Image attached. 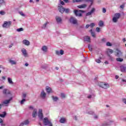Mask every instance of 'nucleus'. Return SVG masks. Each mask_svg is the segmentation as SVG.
<instances>
[{
  "label": "nucleus",
  "instance_id": "1",
  "mask_svg": "<svg viewBox=\"0 0 126 126\" xmlns=\"http://www.w3.org/2000/svg\"><path fill=\"white\" fill-rule=\"evenodd\" d=\"M120 17H121V14L119 13H116L114 14V16L112 18V21L114 23H116L118 22V20H119Z\"/></svg>",
  "mask_w": 126,
  "mask_h": 126
},
{
  "label": "nucleus",
  "instance_id": "2",
  "mask_svg": "<svg viewBox=\"0 0 126 126\" xmlns=\"http://www.w3.org/2000/svg\"><path fill=\"white\" fill-rule=\"evenodd\" d=\"M43 122L44 126H53V124H52L51 121H49V119L47 117L43 119Z\"/></svg>",
  "mask_w": 126,
  "mask_h": 126
},
{
  "label": "nucleus",
  "instance_id": "3",
  "mask_svg": "<svg viewBox=\"0 0 126 126\" xmlns=\"http://www.w3.org/2000/svg\"><path fill=\"white\" fill-rule=\"evenodd\" d=\"M69 21L71 24H73V25H77L78 24L77 19L75 17H71Z\"/></svg>",
  "mask_w": 126,
  "mask_h": 126
},
{
  "label": "nucleus",
  "instance_id": "4",
  "mask_svg": "<svg viewBox=\"0 0 126 126\" xmlns=\"http://www.w3.org/2000/svg\"><path fill=\"white\" fill-rule=\"evenodd\" d=\"M99 86L104 89H108V88H110V85L105 83H100L99 84Z\"/></svg>",
  "mask_w": 126,
  "mask_h": 126
},
{
  "label": "nucleus",
  "instance_id": "5",
  "mask_svg": "<svg viewBox=\"0 0 126 126\" xmlns=\"http://www.w3.org/2000/svg\"><path fill=\"white\" fill-rule=\"evenodd\" d=\"M12 23V22H11V21H4V23L2 25V27L3 28H9V27L11 26Z\"/></svg>",
  "mask_w": 126,
  "mask_h": 126
},
{
  "label": "nucleus",
  "instance_id": "6",
  "mask_svg": "<svg viewBox=\"0 0 126 126\" xmlns=\"http://www.w3.org/2000/svg\"><path fill=\"white\" fill-rule=\"evenodd\" d=\"M12 100V97H10L9 99H6L3 101L2 103V106H8V104L10 103V101Z\"/></svg>",
  "mask_w": 126,
  "mask_h": 126
},
{
  "label": "nucleus",
  "instance_id": "7",
  "mask_svg": "<svg viewBox=\"0 0 126 126\" xmlns=\"http://www.w3.org/2000/svg\"><path fill=\"white\" fill-rule=\"evenodd\" d=\"M76 16H82V13L85 12L84 10H75L74 11Z\"/></svg>",
  "mask_w": 126,
  "mask_h": 126
},
{
  "label": "nucleus",
  "instance_id": "8",
  "mask_svg": "<svg viewBox=\"0 0 126 126\" xmlns=\"http://www.w3.org/2000/svg\"><path fill=\"white\" fill-rule=\"evenodd\" d=\"M38 116L40 120H43L44 117L43 115V110H42V109H39Z\"/></svg>",
  "mask_w": 126,
  "mask_h": 126
},
{
  "label": "nucleus",
  "instance_id": "9",
  "mask_svg": "<svg viewBox=\"0 0 126 126\" xmlns=\"http://www.w3.org/2000/svg\"><path fill=\"white\" fill-rule=\"evenodd\" d=\"M21 52L23 54V56L25 57V58L28 57V53H27V51L25 48H22L21 50Z\"/></svg>",
  "mask_w": 126,
  "mask_h": 126
},
{
  "label": "nucleus",
  "instance_id": "10",
  "mask_svg": "<svg viewBox=\"0 0 126 126\" xmlns=\"http://www.w3.org/2000/svg\"><path fill=\"white\" fill-rule=\"evenodd\" d=\"M30 123L29 120H26L21 123L19 126H28Z\"/></svg>",
  "mask_w": 126,
  "mask_h": 126
},
{
  "label": "nucleus",
  "instance_id": "11",
  "mask_svg": "<svg viewBox=\"0 0 126 126\" xmlns=\"http://www.w3.org/2000/svg\"><path fill=\"white\" fill-rule=\"evenodd\" d=\"M58 9L59 12H61V13H63V12H64V8H63L61 4H59L58 5Z\"/></svg>",
  "mask_w": 126,
  "mask_h": 126
},
{
  "label": "nucleus",
  "instance_id": "12",
  "mask_svg": "<svg viewBox=\"0 0 126 126\" xmlns=\"http://www.w3.org/2000/svg\"><path fill=\"white\" fill-rule=\"evenodd\" d=\"M115 56L116 57H120L122 56V52L119 49H117L115 51Z\"/></svg>",
  "mask_w": 126,
  "mask_h": 126
},
{
  "label": "nucleus",
  "instance_id": "13",
  "mask_svg": "<svg viewBox=\"0 0 126 126\" xmlns=\"http://www.w3.org/2000/svg\"><path fill=\"white\" fill-rule=\"evenodd\" d=\"M23 44L25 45V46H30V42L27 39H24L22 41Z\"/></svg>",
  "mask_w": 126,
  "mask_h": 126
},
{
  "label": "nucleus",
  "instance_id": "14",
  "mask_svg": "<svg viewBox=\"0 0 126 126\" xmlns=\"http://www.w3.org/2000/svg\"><path fill=\"white\" fill-rule=\"evenodd\" d=\"M46 93H45V91H44V90H42L40 94V97L42 99H45V98H46Z\"/></svg>",
  "mask_w": 126,
  "mask_h": 126
},
{
  "label": "nucleus",
  "instance_id": "15",
  "mask_svg": "<svg viewBox=\"0 0 126 126\" xmlns=\"http://www.w3.org/2000/svg\"><path fill=\"white\" fill-rule=\"evenodd\" d=\"M106 52L109 57H110V54H113V53H114V51L113 50L109 48L106 50Z\"/></svg>",
  "mask_w": 126,
  "mask_h": 126
},
{
  "label": "nucleus",
  "instance_id": "16",
  "mask_svg": "<svg viewBox=\"0 0 126 126\" xmlns=\"http://www.w3.org/2000/svg\"><path fill=\"white\" fill-rule=\"evenodd\" d=\"M94 11H95V8H92L90 12H89L86 13V16H89V15H91V14H92V13H93Z\"/></svg>",
  "mask_w": 126,
  "mask_h": 126
},
{
  "label": "nucleus",
  "instance_id": "17",
  "mask_svg": "<svg viewBox=\"0 0 126 126\" xmlns=\"http://www.w3.org/2000/svg\"><path fill=\"white\" fill-rule=\"evenodd\" d=\"M56 20L57 23H61L62 22V21H63V19H62V18L60 16H56Z\"/></svg>",
  "mask_w": 126,
  "mask_h": 126
},
{
  "label": "nucleus",
  "instance_id": "18",
  "mask_svg": "<svg viewBox=\"0 0 126 126\" xmlns=\"http://www.w3.org/2000/svg\"><path fill=\"white\" fill-rule=\"evenodd\" d=\"M46 90L47 92V93H48V94H50V93H52V88L49 87V86H46Z\"/></svg>",
  "mask_w": 126,
  "mask_h": 126
},
{
  "label": "nucleus",
  "instance_id": "19",
  "mask_svg": "<svg viewBox=\"0 0 126 126\" xmlns=\"http://www.w3.org/2000/svg\"><path fill=\"white\" fill-rule=\"evenodd\" d=\"M120 69L122 72H126V65L124 66V65H121L120 66Z\"/></svg>",
  "mask_w": 126,
  "mask_h": 126
},
{
  "label": "nucleus",
  "instance_id": "20",
  "mask_svg": "<svg viewBox=\"0 0 126 126\" xmlns=\"http://www.w3.org/2000/svg\"><path fill=\"white\" fill-rule=\"evenodd\" d=\"M37 117V109H34L32 112V118H36Z\"/></svg>",
  "mask_w": 126,
  "mask_h": 126
},
{
  "label": "nucleus",
  "instance_id": "21",
  "mask_svg": "<svg viewBox=\"0 0 126 126\" xmlns=\"http://www.w3.org/2000/svg\"><path fill=\"white\" fill-rule=\"evenodd\" d=\"M84 41H86L87 42H88L89 43H90L91 41L90 40V37L89 36H85L84 37Z\"/></svg>",
  "mask_w": 126,
  "mask_h": 126
},
{
  "label": "nucleus",
  "instance_id": "22",
  "mask_svg": "<svg viewBox=\"0 0 126 126\" xmlns=\"http://www.w3.org/2000/svg\"><path fill=\"white\" fill-rule=\"evenodd\" d=\"M7 91V90L6 89H5L3 90V94H5L6 96L7 95H10V93L8 92V93H6Z\"/></svg>",
  "mask_w": 126,
  "mask_h": 126
},
{
  "label": "nucleus",
  "instance_id": "23",
  "mask_svg": "<svg viewBox=\"0 0 126 126\" xmlns=\"http://www.w3.org/2000/svg\"><path fill=\"white\" fill-rule=\"evenodd\" d=\"M87 6V5L86 4H83L82 5H80L78 6V8H85Z\"/></svg>",
  "mask_w": 126,
  "mask_h": 126
},
{
  "label": "nucleus",
  "instance_id": "24",
  "mask_svg": "<svg viewBox=\"0 0 126 126\" xmlns=\"http://www.w3.org/2000/svg\"><path fill=\"white\" fill-rule=\"evenodd\" d=\"M65 121H66L65 118H62L60 120L59 122L60 123H61V124H64V123H65Z\"/></svg>",
  "mask_w": 126,
  "mask_h": 126
},
{
  "label": "nucleus",
  "instance_id": "25",
  "mask_svg": "<svg viewBox=\"0 0 126 126\" xmlns=\"http://www.w3.org/2000/svg\"><path fill=\"white\" fill-rule=\"evenodd\" d=\"M98 26H99V27H103L104 26V22L101 20L99 21L98 23Z\"/></svg>",
  "mask_w": 126,
  "mask_h": 126
},
{
  "label": "nucleus",
  "instance_id": "26",
  "mask_svg": "<svg viewBox=\"0 0 126 126\" xmlns=\"http://www.w3.org/2000/svg\"><path fill=\"white\" fill-rule=\"evenodd\" d=\"M89 32H91L92 37H94V38H96V34H95V32L92 31V30H90Z\"/></svg>",
  "mask_w": 126,
  "mask_h": 126
},
{
  "label": "nucleus",
  "instance_id": "27",
  "mask_svg": "<svg viewBox=\"0 0 126 126\" xmlns=\"http://www.w3.org/2000/svg\"><path fill=\"white\" fill-rule=\"evenodd\" d=\"M41 50L43 52H46L47 51H48V47H47V46H44L42 47Z\"/></svg>",
  "mask_w": 126,
  "mask_h": 126
},
{
  "label": "nucleus",
  "instance_id": "28",
  "mask_svg": "<svg viewBox=\"0 0 126 126\" xmlns=\"http://www.w3.org/2000/svg\"><path fill=\"white\" fill-rule=\"evenodd\" d=\"M8 82L9 83V84H13V82L12 81V79H11L10 77H8Z\"/></svg>",
  "mask_w": 126,
  "mask_h": 126
},
{
  "label": "nucleus",
  "instance_id": "29",
  "mask_svg": "<svg viewBox=\"0 0 126 126\" xmlns=\"http://www.w3.org/2000/svg\"><path fill=\"white\" fill-rule=\"evenodd\" d=\"M5 116H6V112H3L2 114H0V117H1V118H5Z\"/></svg>",
  "mask_w": 126,
  "mask_h": 126
},
{
  "label": "nucleus",
  "instance_id": "30",
  "mask_svg": "<svg viewBox=\"0 0 126 126\" xmlns=\"http://www.w3.org/2000/svg\"><path fill=\"white\" fill-rule=\"evenodd\" d=\"M9 63H11V64H16V62L15 61L12 60H10L9 61Z\"/></svg>",
  "mask_w": 126,
  "mask_h": 126
},
{
  "label": "nucleus",
  "instance_id": "31",
  "mask_svg": "<svg viewBox=\"0 0 126 126\" xmlns=\"http://www.w3.org/2000/svg\"><path fill=\"white\" fill-rule=\"evenodd\" d=\"M101 60H102V58L99 57V59H96L95 61L96 63H101Z\"/></svg>",
  "mask_w": 126,
  "mask_h": 126
},
{
  "label": "nucleus",
  "instance_id": "32",
  "mask_svg": "<svg viewBox=\"0 0 126 126\" xmlns=\"http://www.w3.org/2000/svg\"><path fill=\"white\" fill-rule=\"evenodd\" d=\"M52 98L53 101H54L55 102H57V101H58V100H59V98L57 96H52Z\"/></svg>",
  "mask_w": 126,
  "mask_h": 126
},
{
  "label": "nucleus",
  "instance_id": "33",
  "mask_svg": "<svg viewBox=\"0 0 126 126\" xmlns=\"http://www.w3.org/2000/svg\"><path fill=\"white\" fill-rule=\"evenodd\" d=\"M0 124L1 126H5V124L3 123V120L1 118H0Z\"/></svg>",
  "mask_w": 126,
  "mask_h": 126
},
{
  "label": "nucleus",
  "instance_id": "34",
  "mask_svg": "<svg viewBox=\"0 0 126 126\" xmlns=\"http://www.w3.org/2000/svg\"><path fill=\"white\" fill-rule=\"evenodd\" d=\"M69 8H64V12H65V13H69Z\"/></svg>",
  "mask_w": 126,
  "mask_h": 126
},
{
  "label": "nucleus",
  "instance_id": "35",
  "mask_svg": "<svg viewBox=\"0 0 126 126\" xmlns=\"http://www.w3.org/2000/svg\"><path fill=\"white\" fill-rule=\"evenodd\" d=\"M106 46H107L108 47H112V43H111V42H110L109 41L106 42Z\"/></svg>",
  "mask_w": 126,
  "mask_h": 126
},
{
  "label": "nucleus",
  "instance_id": "36",
  "mask_svg": "<svg viewBox=\"0 0 126 126\" xmlns=\"http://www.w3.org/2000/svg\"><path fill=\"white\" fill-rule=\"evenodd\" d=\"M49 24L48 22H46L45 24H44L42 27V28H43V29H45V28H46V27H47V25Z\"/></svg>",
  "mask_w": 126,
  "mask_h": 126
},
{
  "label": "nucleus",
  "instance_id": "37",
  "mask_svg": "<svg viewBox=\"0 0 126 126\" xmlns=\"http://www.w3.org/2000/svg\"><path fill=\"white\" fill-rule=\"evenodd\" d=\"M24 29L22 28H20L19 29H17V32H21L22 31H23Z\"/></svg>",
  "mask_w": 126,
  "mask_h": 126
},
{
  "label": "nucleus",
  "instance_id": "38",
  "mask_svg": "<svg viewBox=\"0 0 126 126\" xmlns=\"http://www.w3.org/2000/svg\"><path fill=\"white\" fill-rule=\"evenodd\" d=\"M109 126V124L107 122H104L102 124L101 126Z\"/></svg>",
  "mask_w": 126,
  "mask_h": 126
},
{
  "label": "nucleus",
  "instance_id": "39",
  "mask_svg": "<svg viewBox=\"0 0 126 126\" xmlns=\"http://www.w3.org/2000/svg\"><path fill=\"white\" fill-rule=\"evenodd\" d=\"M116 61H117V62H123L124 59H123L122 58H119L116 59Z\"/></svg>",
  "mask_w": 126,
  "mask_h": 126
},
{
  "label": "nucleus",
  "instance_id": "40",
  "mask_svg": "<svg viewBox=\"0 0 126 126\" xmlns=\"http://www.w3.org/2000/svg\"><path fill=\"white\" fill-rule=\"evenodd\" d=\"M94 0H85V1L87 2L90 1V2H91L90 6H91V5H92V4H93Z\"/></svg>",
  "mask_w": 126,
  "mask_h": 126
},
{
  "label": "nucleus",
  "instance_id": "41",
  "mask_svg": "<svg viewBox=\"0 0 126 126\" xmlns=\"http://www.w3.org/2000/svg\"><path fill=\"white\" fill-rule=\"evenodd\" d=\"M4 3V0H0V7Z\"/></svg>",
  "mask_w": 126,
  "mask_h": 126
},
{
  "label": "nucleus",
  "instance_id": "42",
  "mask_svg": "<svg viewBox=\"0 0 126 126\" xmlns=\"http://www.w3.org/2000/svg\"><path fill=\"white\" fill-rule=\"evenodd\" d=\"M26 101V99L25 98H23L21 101V104L22 105L23 104H24V102Z\"/></svg>",
  "mask_w": 126,
  "mask_h": 126
},
{
  "label": "nucleus",
  "instance_id": "43",
  "mask_svg": "<svg viewBox=\"0 0 126 126\" xmlns=\"http://www.w3.org/2000/svg\"><path fill=\"white\" fill-rule=\"evenodd\" d=\"M61 95L62 99H64V98H65V94H61Z\"/></svg>",
  "mask_w": 126,
  "mask_h": 126
},
{
  "label": "nucleus",
  "instance_id": "44",
  "mask_svg": "<svg viewBox=\"0 0 126 126\" xmlns=\"http://www.w3.org/2000/svg\"><path fill=\"white\" fill-rule=\"evenodd\" d=\"M19 14H20V15H21L22 16H25V14H24V13H23V12L22 11H20L19 12Z\"/></svg>",
  "mask_w": 126,
  "mask_h": 126
},
{
  "label": "nucleus",
  "instance_id": "45",
  "mask_svg": "<svg viewBox=\"0 0 126 126\" xmlns=\"http://www.w3.org/2000/svg\"><path fill=\"white\" fill-rule=\"evenodd\" d=\"M95 31H96L97 33H99L101 31V30L99 28H96L95 29Z\"/></svg>",
  "mask_w": 126,
  "mask_h": 126
},
{
  "label": "nucleus",
  "instance_id": "46",
  "mask_svg": "<svg viewBox=\"0 0 126 126\" xmlns=\"http://www.w3.org/2000/svg\"><path fill=\"white\" fill-rule=\"evenodd\" d=\"M94 26H95V24L94 23H91L90 25V27H91V28H93V27H94Z\"/></svg>",
  "mask_w": 126,
  "mask_h": 126
},
{
  "label": "nucleus",
  "instance_id": "47",
  "mask_svg": "<svg viewBox=\"0 0 126 126\" xmlns=\"http://www.w3.org/2000/svg\"><path fill=\"white\" fill-rule=\"evenodd\" d=\"M88 48H89V51H90L91 52H92V50H93L92 46L89 45Z\"/></svg>",
  "mask_w": 126,
  "mask_h": 126
},
{
  "label": "nucleus",
  "instance_id": "48",
  "mask_svg": "<svg viewBox=\"0 0 126 126\" xmlns=\"http://www.w3.org/2000/svg\"><path fill=\"white\" fill-rule=\"evenodd\" d=\"M0 14H1V15H4V14H5V12L1 11H0Z\"/></svg>",
  "mask_w": 126,
  "mask_h": 126
},
{
  "label": "nucleus",
  "instance_id": "49",
  "mask_svg": "<svg viewBox=\"0 0 126 126\" xmlns=\"http://www.w3.org/2000/svg\"><path fill=\"white\" fill-rule=\"evenodd\" d=\"M106 12H107V10H106V8H102V12H103V13H106Z\"/></svg>",
  "mask_w": 126,
  "mask_h": 126
},
{
  "label": "nucleus",
  "instance_id": "50",
  "mask_svg": "<svg viewBox=\"0 0 126 126\" xmlns=\"http://www.w3.org/2000/svg\"><path fill=\"white\" fill-rule=\"evenodd\" d=\"M56 55H57L58 56H60V51L57 50V51H56Z\"/></svg>",
  "mask_w": 126,
  "mask_h": 126
},
{
  "label": "nucleus",
  "instance_id": "51",
  "mask_svg": "<svg viewBox=\"0 0 126 126\" xmlns=\"http://www.w3.org/2000/svg\"><path fill=\"white\" fill-rule=\"evenodd\" d=\"M88 114H89V115H93L94 114V112H93V111H90L88 112Z\"/></svg>",
  "mask_w": 126,
  "mask_h": 126
},
{
  "label": "nucleus",
  "instance_id": "52",
  "mask_svg": "<svg viewBox=\"0 0 126 126\" xmlns=\"http://www.w3.org/2000/svg\"><path fill=\"white\" fill-rule=\"evenodd\" d=\"M26 94H22V98H26Z\"/></svg>",
  "mask_w": 126,
  "mask_h": 126
},
{
  "label": "nucleus",
  "instance_id": "53",
  "mask_svg": "<svg viewBox=\"0 0 126 126\" xmlns=\"http://www.w3.org/2000/svg\"><path fill=\"white\" fill-rule=\"evenodd\" d=\"M122 101H123V103H124V104H126V98H123L122 99Z\"/></svg>",
  "mask_w": 126,
  "mask_h": 126
},
{
  "label": "nucleus",
  "instance_id": "54",
  "mask_svg": "<svg viewBox=\"0 0 126 126\" xmlns=\"http://www.w3.org/2000/svg\"><path fill=\"white\" fill-rule=\"evenodd\" d=\"M60 53V54L63 55L64 51L63 50H61Z\"/></svg>",
  "mask_w": 126,
  "mask_h": 126
},
{
  "label": "nucleus",
  "instance_id": "55",
  "mask_svg": "<svg viewBox=\"0 0 126 126\" xmlns=\"http://www.w3.org/2000/svg\"><path fill=\"white\" fill-rule=\"evenodd\" d=\"M60 3L62 4V5H64V2L62 0H60Z\"/></svg>",
  "mask_w": 126,
  "mask_h": 126
},
{
  "label": "nucleus",
  "instance_id": "56",
  "mask_svg": "<svg viewBox=\"0 0 126 126\" xmlns=\"http://www.w3.org/2000/svg\"><path fill=\"white\" fill-rule=\"evenodd\" d=\"M124 7H125V5H121L120 6V8H122V9H124Z\"/></svg>",
  "mask_w": 126,
  "mask_h": 126
},
{
  "label": "nucleus",
  "instance_id": "57",
  "mask_svg": "<svg viewBox=\"0 0 126 126\" xmlns=\"http://www.w3.org/2000/svg\"><path fill=\"white\" fill-rule=\"evenodd\" d=\"M89 27H90V25H87L86 26V28L87 29H88V28H89Z\"/></svg>",
  "mask_w": 126,
  "mask_h": 126
},
{
  "label": "nucleus",
  "instance_id": "58",
  "mask_svg": "<svg viewBox=\"0 0 126 126\" xmlns=\"http://www.w3.org/2000/svg\"><path fill=\"white\" fill-rule=\"evenodd\" d=\"M94 119H95V120H97V119H98V116L95 115L94 116Z\"/></svg>",
  "mask_w": 126,
  "mask_h": 126
},
{
  "label": "nucleus",
  "instance_id": "59",
  "mask_svg": "<svg viewBox=\"0 0 126 126\" xmlns=\"http://www.w3.org/2000/svg\"><path fill=\"white\" fill-rule=\"evenodd\" d=\"M88 99H91V98H92V96L91 95H89V96H88Z\"/></svg>",
  "mask_w": 126,
  "mask_h": 126
},
{
  "label": "nucleus",
  "instance_id": "60",
  "mask_svg": "<svg viewBox=\"0 0 126 126\" xmlns=\"http://www.w3.org/2000/svg\"><path fill=\"white\" fill-rule=\"evenodd\" d=\"M76 2H80L81 1H82L81 0H76Z\"/></svg>",
  "mask_w": 126,
  "mask_h": 126
},
{
  "label": "nucleus",
  "instance_id": "61",
  "mask_svg": "<svg viewBox=\"0 0 126 126\" xmlns=\"http://www.w3.org/2000/svg\"><path fill=\"white\" fill-rule=\"evenodd\" d=\"M63 0V1L66 2V3H67V2H68V0Z\"/></svg>",
  "mask_w": 126,
  "mask_h": 126
},
{
  "label": "nucleus",
  "instance_id": "62",
  "mask_svg": "<svg viewBox=\"0 0 126 126\" xmlns=\"http://www.w3.org/2000/svg\"><path fill=\"white\" fill-rule=\"evenodd\" d=\"M25 66H28V65H29V64L28 63H26L25 64Z\"/></svg>",
  "mask_w": 126,
  "mask_h": 126
},
{
  "label": "nucleus",
  "instance_id": "63",
  "mask_svg": "<svg viewBox=\"0 0 126 126\" xmlns=\"http://www.w3.org/2000/svg\"><path fill=\"white\" fill-rule=\"evenodd\" d=\"M12 46H13V44H11V45H10L9 46V48H12Z\"/></svg>",
  "mask_w": 126,
  "mask_h": 126
},
{
  "label": "nucleus",
  "instance_id": "64",
  "mask_svg": "<svg viewBox=\"0 0 126 126\" xmlns=\"http://www.w3.org/2000/svg\"><path fill=\"white\" fill-rule=\"evenodd\" d=\"M29 109H32V110H33V106H30Z\"/></svg>",
  "mask_w": 126,
  "mask_h": 126
}]
</instances>
